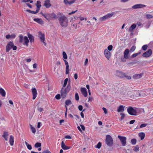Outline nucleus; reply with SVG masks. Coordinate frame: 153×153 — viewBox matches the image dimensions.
I'll return each mask as SVG.
<instances>
[{"label":"nucleus","instance_id":"nucleus-1","mask_svg":"<svg viewBox=\"0 0 153 153\" xmlns=\"http://www.w3.org/2000/svg\"><path fill=\"white\" fill-rule=\"evenodd\" d=\"M57 18L61 25L63 27H67L68 25V20L67 18L61 13H57Z\"/></svg>","mask_w":153,"mask_h":153},{"label":"nucleus","instance_id":"nucleus-2","mask_svg":"<svg viewBox=\"0 0 153 153\" xmlns=\"http://www.w3.org/2000/svg\"><path fill=\"white\" fill-rule=\"evenodd\" d=\"M71 86L69 84H68L66 88L63 87L62 88L61 91V94L62 98L65 97L67 94L68 93L70 90Z\"/></svg>","mask_w":153,"mask_h":153},{"label":"nucleus","instance_id":"nucleus-3","mask_svg":"<svg viewBox=\"0 0 153 153\" xmlns=\"http://www.w3.org/2000/svg\"><path fill=\"white\" fill-rule=\"evenodd\" d=\"M42 16L47 20H52L57 19V14L56 15L54 13H51L42 14Z\"/></svg>","mask_w":153,"mask_h":153},{"label":"nucleus","instance_id":"nucleus-4","mask_svg":"<svg viewBox=\"0 0 153 153\" xmlns=\"http://www.w3.org/2000/svg\"><path fill=\"white\" fill-rule=\"evenodd\" d=\"M105 141L107 145L109 147H111L113 145V139L109 135L106 136Z\"/></svg>","mask_w":153,"mask_h":153},{"label":"nucleus","instance_id":"nucleus-5","mask_svg":"<svg viewBox=\"0 0 153 153\" xmlns=\"http://www.w3.org/2000/svg\"><path fill=\"white\" fill-rule=\"evenodd\" d=\"M12 48L13 50H16L17 49V47L16 46L14 45L13 42H10L8 43L6 46V52H8Z\"/></svg>","mask_w":153,"mask_h":153},{"label":"nucleus","instance_id":"nucleus-6","mask_svg":"<svg viewBox=\"0 0 153 153\" xmlns=\"http://www.w3.org/2000/svg\"><path fill=\"white\" fill-rule=\"evenodd\" d=\"M129 50L128 49H126L124 52V56H122L121 58V60L123 62H126V59H128L129 58Z\"/></svg>","mask_w":153,"mask_h":153},{"label":"nucleus","instance_id":"nucleus-7","mask_svg":"<svg viewBox=\"0 0 153 153\" xmlns=\"http://www.w3.org/2000/svg\"><path fill=\"white\" fill-rule=\"evenodd\" d=\"M137 108H133L130 106L127 108V111L129 114L132 115H136L137 113Z\"/></svg>","mask_w":153,"mask_h":153},{"label":"nucleus","instance_id":"nucleus-8","mask_svg":"<svg viewBox=\"0 0 153 153\" xmlns=\"http://www.w3.org/2000/svg\"><path fill=\"white\" fill-rule=\"evenodd\" d=\"M114 14V12L109 13L108 14L100 18V20L101 21H104L107 19L111 17Z\"/></svg>","mask_w":153,"mask_h":153},{"label":"nucleus","instance_id":"nucleus-9","mask_svg":"<svg viewBox=\"0 0 153 153\" xmlns=\"http://www.w3.org/2000/svg\"><path fill=\"white\" fill-rule=\"evenodd\" d=\"M118 138L120 139L122 145L123 146H126V138L124 136H121L120 135L118 136Z\"/></svg>","mask_w":153,"mask_h":153},{"label":"nucleus","instance_id":"nucleus-10","mask_svg":"<svg viewBox=\"0 0 153 153\" xmlns=\"http://www.w3.org/2000/svg\"><path fill=\"white\" fill-rule=\"evenodd\" d=\"M104 54L105 57L107 59L109 60L111 55L110 52L107 49H105L104 51Z\"/></svg>","mask_w":153,"mask_h":153},{"label":"nucleus","instance_id":"nucleus-11","mask_svg":"<svg viewBox=\"0 0 153 153\" xmlns=\"http://www.w3.org/2000/svg\"><path fill=\"white\" fill-rule=\"evenodd\" d=\"M152 53V50L151 49H149L148 51L144 52L142 56L144 57L147 58L151 56Z\"/></svg>","mask_w":153,"mask_h":153},{"label":"nucleus","instance_id":"nucleus-12","mask_svg":"<svg viewBox=\"0 0 153 153\" xmlns=\"http://www.w3.org/2000/svg\"><path fill=\"white\" fill-rule=\"evenodd\" d=\"M116 74L117 76L120 78H123L126 76V74L119 71H116Z\"/></svg>","mask_w":153,"mask_h":153},{"label":"nucleus","instance_id":"nucleus-13","mask_svg":"<svg viewBox=\"0 0 153 153\" xmlns=\"http://www.w3.org/2000/svg\"><path fill=\"white\" fill-rule=\"evenodd\" d=\"M32 92L33 94V99L34 100L35 99L37 96V91L36 88H32L31 89Z\"/></svg>","mask_w":153,"mask_h":153},{"label":"nucleus","instance_id":"nucleus-14","mask_svg":"<svg viewBox=\"0 0 153 153\" xmlns=\"http://www.w3.org/2000/svg\"><path fill=\"white\" fill-rule=\"evenodd\" d=\"M81 91L82 95L85 97H86L87 96V92L86 89L85 88H80Z\"/></svg>","mask_w":153,"mask_h":153},{"label":"nucleus","instance_id":"nucleus-15","mask_svg":"<svg viewBox=\"0 0 153 153\" xmlns=\"http://www.w3.org/2000/svg\"><path fill=\"white\" fill-rule=\"evenodd\" d=\"M145 7L146 5H145L141 4H138L134 5L132 6V8L134 9H136L138 8Z\"/></svg>","mask_w":153,"mask_h":153},{"label":"nucleus","instance_id":"nucleus-16","mask_svg":"<svg viewBox=\"0 0 153 153\" xmlns=\"http://www.w3.org/2000/svg\"><path fill=\"white\" fill-rule=\"evenodd\" d=\"M39 35L41 42H44V41H45V36L44 34L42 33L41 32H39Z\"/></svg>","mask_w":153,"mask_h":153},{"label":"nucleus","instance_id":"nucleus-17","mask_svg":"<svg viewBox=\"0 0 153 153\" xmlns=\"http://www.w3.org/2000/svg\"><path fill=\"white\" fill-rule=\"evenodd\" d=\"M44 5L46 8H48L51 6L50 0H46L44 2Z\"/></svg>","mask_w":153,"mask_h":153},{"label":"nucleus","instance_id":"nucleus-18","mask_svg":"<svg viewBox=\"0 0 153 153\" xmlns=\"http://www.w3.org/2000/svg\"><path fill=\"white\" fill-rule=\"evenodd\" d=\"M61 147L64 150H67L70 148V147L66 146L63 141H62L61 143Z\"/></svg>","mask_w":153,"mask_h":153},{"label":"nucleus","instance_id":"nucleus-19","mask_svg":"<svg viewBox=\"0 0 153 153\" xmlns=\"http://www.w3.org/2000/svg\"><path fill=\"white\" fill-rule=\"evenodd\" d=\"M27 36L31 43L34 42V37L31 34H30L29 33H28Z\"/></svg>","mask_w":153,"mask_h":153},{"label":"nucleus","instance_id":"nucleus-20","mask_svg":"<svg viewBox=\"0 0 153 153\" xmlns=\"http://www.w3.org/2000/svg\"><path fill=\"white\" fill-rule=\"evenodd\" d=\"M9 142L10 146H13V145L14 142V137L12 135L10 136Z\"/></svg>","mask_w":153,"mask_h":153},{"label":"nucleus","instance_id":"nucleus-21","mask_svg":"<svg viewBox=\"0 0 153 153\" xmlns=\"http://www.w3.org/2000/svg\"><path fill=\"white\" fill-rule=\"evenodd\" d=\"M136 27V24H133L129 27L128 31L130 32H133L134 31V30L135 28Z\"/></svg>","mask_w":153,"mask_h":153},{"label":"nucleus","instance_id":"nucleus-22","mask_svg":"<svg viewBox=\"0 0 153 153\" xmlns=\"http://www.w3.org/2000/svg\"><path fill=\"white\" fill-rule=\"evenodd\" d=\"M29 42V40L27 36H25L24 38V45H26L27 46H28V43Z\"/></svg>","mask_w":153,"mask_h":153},{"label":"nucleus","instance_id":"nucleus-23","mask_svg":"<svg viewBox=\"0 0 153 153\" xmlns=\"http://www.w3.org/2000/svg\"><path fill=\"white\" fill-rule=\"evenodd\" d=\"M143 74H135L133 75V78L134 79H138L140 78L142 76Z\"/></svg>","mask_w":153,"mask_h":153},{"label":"nucleus","instance_id":"nucleus-24","mask_svg":"<svg viewBox=\"0 0 153 153\" xmlns=\"http://www.w3.org/2000/svg\"><path fill=\"white\" fill-rule=\"evenodd\" d=\"M124 107L123 105H120L118 108L117 111L119 112H122L124 111Z\"/></svg>","mask_w":153,"mask_h":153},{"label":"nucleus","instance_id":"nucleus-25","mask_svg":"<svg viewBox=\"0 0 153 153\" xmlns=\"http://www.w3.org/2000/svg\"><path fill=\"white\" fill-rule=\"evenodd\" d=\"M8 132L7 131H4V132L3 134L2 135V136L4 138L5 140L6 141H7L8 140Z\"/></svg>","mask_w":153,"mask_h":153},{"label":"nucleus","instance_id":"nucleus-26","mask_svg":"<svg viewBox=\"0 0 153 153\" xmlns=\"http://www.w3.org/2000/svg\"><path fill=\"white\" fill-rule=\"evenodd\" d=\"M33 20L37 22L39 24H42L43 23V22L42 20L41 19L39 18H34L33 19Z\"/></svg>","mask_w":153,"mask_h":153},{"label":"nucleus","instance_id":"nucleus-27","mask_svg":"<svg viewBox=\"0 0 153 153\" xmlns=\"http://www.w3.org/2000/svg\"><path fill=\"white\" fill-rule=\"evenodd\" d=\"M0 94L3 97H4L6 94L4 90L1 88H0Z\"/></svg>","mask_w":153,"mask_h":153},{"label":"nucleus","instance_id":"nucleus-28","mask_svg":"<svg viewBox=\"0 0 153 153\" xmlns=\"http://www.w3.org/2000/svg\"><path fill=\"white\" fill-rule=\"evenodd\" d=\"M139 136L140 137L141 140H143L145 137V134L143 132H141L139 134Z\"/></svg>","mask_w":153,"mask_h":153},{"label":"nucleus","instance_id":"nucleus-29","mask_svg":"<svg viewBox=\"0 0 153 153\" xmlns=\"http://www.w3.org/2000/svg\"><path fill=\"white\" fill-rule=\"evenodd\" d=\"M64 2L66 5L68 4L69 5H71L74 3V1H68V0H64Z\"/></svg>","mask_w":153,"mask_h":153},{"label":"nucleus","instance_id":"nucleus-30","mask_svg":"<svg viewBox=\"0 0 153 153\" xmlns=\"http://www.w3.org/2000/svg\"><path fill=\"white\" fill-rule=\"evenodd\" d=\"M36 5L37 8V9H39V10L40 7H41L40 1H37L36 4Z\"/></svg>","mask_w":153,"mask_h":153},{"label":"nucleus","instance_id":"nucleus-31","mask_svg":"<svg viewBox=\"0 0 153 153\" xmlns=\"http://www.w3.org/2000/svg\"><path fill=\"white\" fill-rule=\"evenodd\" d=\"M144 95L143 94V91H141L140 93L137 92L136 93V96L137 97H141L143 96Z\"/></svg>","mask_w":153,"mask_h":153},{"label":"nucleus","instance_id":"nucleus-32","mask_svg":"<svg viewBox=\"0 0 153 153\" xmlns=\"http://www.w3.org/2000/svg\"><path fill=\"white\" fill-rule=\"evenodd\" d=\"M41 144L40 143L37 142L34 145V146L36 148H38L41 147Z\"/></svg>","mask_w":153,"mask_h":153},{"label":"nucleus","instance_id":"nucleus-33","mask_svg":"<svg viewBox=\"0 0 153 153\" xmlns=\"http://www.w3.org/2000/svg\"><path fill=\"white\" fill-rule=\"evenodd\" d=\"M141 53L140 52H139L137 53H134L133 54H132L131 56V57L132 58H134L137 56V55H138L140 54Z\"/></svg>","mask_w":153,"mask_h":153},{"label":"nucleus","instance_id":"nucleus-34","mask_svg":"<svg viewBox=\"0 0 153 153\" xmlns=\"http://www.w3.org/2000/svg\"><path fill=\"white\" fill-rule=\"evenodd\" d=\"M19 42L20 43H22L23 40V36L22 35H20L19 36Z\"/></svg>","mask_w":153,"mask_h":153},{"label":"nucleus","instance_id":"nucleus-35","mask_svg":"<svg viewBox=\"0 0 153 153\" xmlns=\"http://www.w3.org/2000/svg\"><path fill=\"white\" fill-rule=\"evenodd\" d=\"M131 144L132 145H134L136 144V142H137V140L135 139H134V138L133 139L131 140Z\"/></svg>","mask_w":153,"mask_h":153},{"label":"nucleus","instance_id":"nucleus-36","mask_svg":"<svg viewBox=\"0 0 153 153\" xmlns=\"http://www.w3.org/2000/svg\"><path fill=\"white\" fill-rule=\"evenodd\" d=\"M148 48V46L146 45H144L142 47V50L144 51H145Z\"/></svg>","mask_w":153,"mask_h":153},{"label":"nucleus","instance_id":"nucleus-37","mask_svg":"<svg viewBox=\"0 0 153 153\" xmlns=\"http://www.w3.org/2000/svg\"><path fill=\"white\" fill-rule=\"evenodd\" d=\"M62 55L63 56V58L64 59H67V56L66 53L65 51L63 52Z\"/></svg>","mask_w":153,"mask_h":153},{"label":"nucleus","instance_id":"nucleus-38","mask_svg":"<svg viewBox=\"0 0 153 153\" xmlns=\"http://www.w3.org/2000/svg\"><path fill=\"white\" fill-rule=\"evenodd\" d=\"M71 103V101L70 100H68L65 101V104L66 105H68Z\"/></svg>","mask_w":153,"mask_h":153},{"label":"nucleus","instance_id":"nucleus-39","mask_svg":"<svg viewBox=\"0 0 153 153\" xmlns=\"http://www.w3.org/2000/svg\"><path fill=\"white\" fill-rule=\"evenodd\" d=\"M68 81V78H67L65 79L64 80V82L63 84V87H65L67 85V82Z\"/></svg>","mask_w":153,"mask_h":153},{"label":"nucleus","instance_id":"nucleus-40","mask_svg":"<svg viewBox=\"0 0 153 153\" xmlns=\"http://www.w3.org/2000/svg\"><path fill=\"white\" fill-rule=\"evenodd\" d=\"M30 126L32 132L33 133H34V134L36 132V130L35 128H34V127H33L31 125H30Z\"/></svg>","mask_w":153,"mask_h":153},{"label":"nucleus","instance_id":"nucleus-41","mask_svg":"<svg viewBox=\"0 0 153 153\" xmlns=\"http://www.w3.org/2000/svg\"><path fill=\"white\" fill-rule=\"evenodd\" d=\"M102 144L100 142H99L97 145L95 146V147L98 149H100L101 147Z\"/></svg>","mask_w":153,"mask_h":153},{"label":"nucleus","instance_id":"nucleus-42","mask_svg":"<svg viewBox=\"0 0 153 153\" xmlns=\"http://www.w3.org/2000/svg\"><path fill=\"white\" fill-rule=\"evenodd\" d=\"M69 66H66L65 74H68L69 73Z\"/></svg>","mask_w":153,"mask_h":153},{"label":"nucleus","instance_id":"nucleus-43","mask_svg":"<svg viewBox=\"0 0 153 153\" xmlns=\"http://www.w3.org/2000/svg\"><path fill=\"white\" fill-rule=\"evenodd\" d=\"M136 47L135 46H132L130 49V51L131 52H133L135 49Z\"/></svg>","mask_w":153,"mask_h":153},{"label":"nucleus","instance_id":"nucleus-44","mask_svg":"<svg viewBox=\"0 0 153 153\" xmlns=\"http://www.w3.org/2000/svg\"><path fill=\"white\" fill-rule=\"evenodd\" d=\"M146 17L147 19H151L153 18V16L150 14H146Z\"/></svg>","mask_w":153,"mask_h":153},{"label":"nucleus","instance_id":"nucleus-45","mask_svg":"<svg viewBox=\"0 0 153 153\" xmlns=\"http://www.w3.org/2000/svg\"><path fill=\"white\" fill-rule=\"evenodd\" d=\"M75 99L76 101H78L79 100V97L78 94L77 93H76L75 94Z\"/></svg>","mask_w":153,"mask_h":153},{"label":"nucleus","instance_id":"nucleus-46","mask_svg":"<svg viewBox=\"0 0 153 153\" xmlns=\"http://www.w3.org/2000/svg\"><path fill=\"white\" fill-rule=\"evenodd\" d=\"M139 150V148L138 146L137 145L136 146H135L134 147V148L133 149V150L135 152H137V151H138Z\"/></svg>","mask_w":153,"mask_h":153},{"label":"nucleus","instance_id":"nucleus-47","mask_svg":"<svg viewBox=\"0 0 153 153\" xmlns=\"http://www.w3.org/2000/svg\"><path fill=\"white\" fill-rule=\"evenodd\" d=\"M113 49V46L112 45H110L108 47V50L109 51H111Z\"/></svg>","mask_w":153,"mask_h":153},{"label":"nucleus","instance_id":"nucleus-48","mask_svg":"<svg viewBox=\"0 0 153 153\" xmlns=\"http://www.w3.org/2000/svg\"><path fill=\"white\" fill-rule=\"evenodd\" d=\"M120 114L121 115V117L120 118V120H123V119L124 118L125 116V114L123 113H121V114Z\"/></svg>","mask_w":153,"mask_h":153},{"label":"nucleus","instance_id":"nucleus-49","mask_svg":"<svg viewBox=\"0 0 153 153\" xmlns=\"http://www.w3.org/2000/svg\"><path fill=\"white\" fill-rule=\"evenodd\" d=\"M55 98L57 100H59L61 98V96L59 94H58L56 95Z\"/></svg>","mask_w":153,"mask_h":153},{"label":"nucleus","instance_id":"nucleus-50","mask_svg":"<svg viewBox=\"0 0 153 153\" xmlns=\"http://www.w3.org/2000/svg\"><path fill=\"white\" fill-rule=\"evenodd\" d=\"M147 125V124L146 123H143L141 124L140 127V128H142L146 127Z\"/></svg>","mask_w":153,"mask_h":153},{"label":"nucleus","instance_id":"nucleus-51","mask_svg":"<svg viewBox=\"0 0 153 153\" xmlns=\"http://www.w3.org/2000/svg\"><path fill=\"white\" fill-rule=\"evenodd\" d=\"M39 11V10L37 9L36 10V11H31V13H32V14H36V13H38Z\"/></svg>","mask_w":153,"mask_h":153},{"label":"nucleus","instance_id":"nucleus-52","mask_svg":"<svg viewBox=\"0 0 153 153\" xmlns=\"http://www.w3.org/2000/svg\"><path fill=\"white\" fill-rule=\"evenodd\" d=\"M42 153H51V152L48 150H47L44 151Z\"/></svg>","mask_w":153,"mask_h":153},{"label":"nucleus","instance_id":"nucleus-53","mask_svg":"<svg viewBox=\"0 0 153 153\" xmlns=\"http://www.w3.org/2000/svg\"><path fill=\"white\" fill-rule=\"evenodd\" d=\"M27 149L30 150L32 149V146H31L29 144L27 146Z\"/></svg>","mask_w":153,"mask_h":153},{"label":"nucleus","instance_id":"nucleus-54","mask_svg":"<svg viewBox=\"0 0 153 153\" xmlns=\"http://www.w3.org/2000/svg\"><path fill=\"white\" fill-rule=\"evenodd\" d=\"M78 109L79 111H81L82 110L83 107L81 105H79L78 106Z\"/></svg>","mask_w":153,"mask_h":153},{"label":"nucleus","instance_id":"nucleus-55","mask_svg":"<svg viewBox=\"0 0 153 153\" xmlns=\"http://www.w3.org/2000/svg\"><path fill=\"white\" fill-rule=\"evenodd\" d=\"M102 109V110L104 111V113L105 114H106L107 113V110L105 108L103 107Z\"/></svg>","mask_w":153,"mask_h":153},{"label":"nucleus","instance_id":"nucleus-56","mask_svg":"<svg viewBox=\"0 0 153 153\" xmlns=\"http://www.w3.org/2000/svg\"><path fill=\"white\" fill-rule=\"evenodd\" d=\"M80 126L81 127V128L83 131H84L85 130V128L84 126L82 125L81 124L80 125Z\"/></svg>","mask_w":153,"mask_h":153},{"label":"nucleus","instance_id":"nucleus-57","mask_svg":"<svg viewBox=\"0 0 153 153\" xmlns=\"http://www.w3.org/2000/svg\"><path fill=\"white\" fill-rule=\"evenodd\" d=\"M88 61V60L87 58H86L85 59V61L84 62V65H87Z\"/></svg>","mask_w":153,"mask_h":153},{"label":"nucleus","instance_id":"nucleus-58","mask_svg":"<svg viewBox=\"0 0 153 153\" xmlns=\"http://www.w3.org/2000/svg\"><path fill=\"white\" fill-rule=\"evenodd\" d=\"M135 120H132L130 121L129 122V123L130 124H133L134 122H135Z\"/></svg>","mask_w":153,"mask_h":153},{"label":"nucleus","instance_id":"nucleus-59","mask_svg":"<svg viewBox=\"0 0 153 153\" xmlns=\"http://www.w3.org/2000/svg\"><path fill=\"white\" fill-rule=\"evenodd\" d=\"M77 11V10H75V11H72L71 12L69 13H68V14L69 15H71L72 14H74V13H75Z\"/></svg>","mask_w":153,"mask_h":153},{"label":"nucleus","instance_id":"nucleus-60","mask_svg":"<svg viewBox=\"0 0 153 153\" xmlns=\"http://www.w3.org/2000/svg\"><path fill=\"white\" fill-rule=\"evenodd\" d=\"M64 61L65 62V63L66 65V66H69L68 62L65 60H64Z\"/></svg>","mask_w":153,"mask_h":153},{"label":"nucleus","instance_id":"nucleus-61","mask_svg":"<svg viewBox=\"0 0 153 153\" xmlns=\"http://www.w3.org/2000/svg\"><path fill=\"white\" fill-rule=\"evenodd\" d=\"M124 77L126 78L127 79H129V80L131 79V76H126H126H125Z\"/></svg>","mask_w":153,"mask_h":153},{"label":"nucleus","instance_id":"nucleus-62","mask_svg":"<svg viewBox=\"0 0 153 153\" xmlns=\"http://www.w3.org/2000/svg\"><path fill=\"white\" fill-rule=\"evenodd\" d=\"M10 37L12 38H14L16 37V35L14 34H12L10 35Z\"/></svg>","mask_w":153,"mask_h":153},{"label":"nucleus","instance_id":"nucleus-63","mask_svg":"<svg viewBox=\"0 0 153 153\" xmlns=\"http://www.w3.org/2000/svg\"><path fill=\"white\" fill-rule=\"evenodd\" d=\"M65 138L66 139H71V137L69 135H66L65 136Z\"/></svg>","mask_w":153,"mask_h":153},{"label":"nucleus","instance_id":"nucleus-64","mask_svg":"<svg viewBox=\"0 0 153 153\" xmlns=\"http://www.w3.org/2000/svg\"><path fill=\"white\" fill-rule=\"evenodd\" d=\"M74 78L75 79H76L78 78V75L76 73L74 75Z\"/></svg>","mask_w":153,"mask_h":153}]
</instances>
